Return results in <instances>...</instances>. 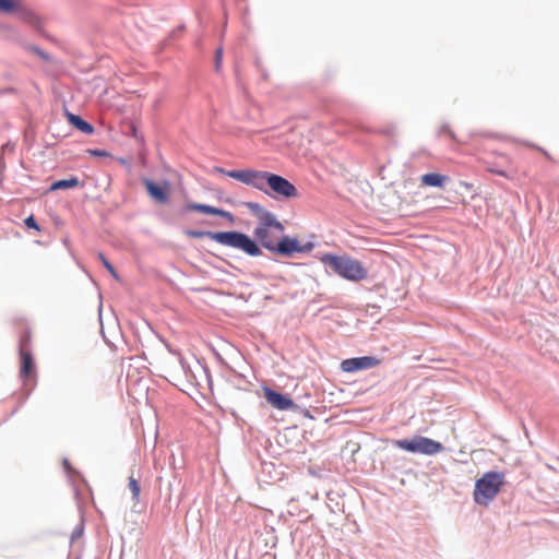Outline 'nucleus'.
<instances>
[{"mask_svg": "<svg viewBox=\"0 0 559 559\" xmlns=\"http://www.w3.org/2000/svg\"><path fill=\"white\" fill-rule=\"evenodd\" d=\"M128 486H129V488H130V490L132 492L133 500L138 501L140 492H141V488H140L139 481L133 476H130L129 477Z\"/></svg>", "mask_w": 559, "mask_h": 559, "instance_id": "obj_16", "label": "nucleus"}, {"mask_svg": "<svg viewBox=\"0 0 559 559\" xmlns=\"http://www.w3.org/2000/svg\"><path fill=\"white\" fill-rule=\"evenodd\" d=\"M380 364V360L376 357L364 356L357 358L345 359L341 364V368L345 372H355L362 369H369Z\"/></svg>", "mask_w": 559, "mask_h": 559, "instance_id": "obj_8", "label": "nucleus"}, {"mask_svg": "<svg viewBox=\"0 0 559 559\" xmlns=\"http://www.w3.org/2000/svg\"><path fill=\"white\" fill-rule=\"evenodd\" d=\"M487 170H488V171H490V173H492V174H497V175H499V176H501V177L509 178V175H508L504 170L497 169V168L491 167V166H489V167L487 168Z\"/></svg>", "mask_w": 559, "mask_h": 559, "instance_id": "obj_21", "label": "nucleus"}, {"mask_svg": "<svg viewBox=\"0 0 559 559\" xmlns=\"http://www.w3.org/2000/svg\"><path fill=\"white\" fill-rule=\"evenodd\" d=\"M69 121L75 127L78 128L80 131L86 133V134H91L93 133L94 131V128L88 123L86 122L85 120H83L80 116H76V115H73V114H70L69 115Z\"/></svg>", "mask_w": 559, "mask_h": 559, "instance_id": "obj_15", "label": "nucleus"}, {"mask_svg": "<svg viewBox=\"0 0 559 559\" xmlns=\"http://www.w3.org/2000/svg\"><path fill=\"white\" fill-rule=\"evenodd\" d=\"M0 11L1 12L17 11L19 14L21 15V17H23L27 21H32L34 19V14L31 11L24 9L22 7L21 1H19V0H0Z\"/></svg>", "mask_w": 559, "mask_h": 559, "instance_id": "obj_12", "label": "nucleus"}, {"mask_svg": "<svg viewBox=\"0 0 559 559\" xmlns=\"http://www.w3.org/2000/svg\"><path fill=\"white\" fill-rule=\"evenodd\" d=\"M215 170L217 173H221V174H224L228 177H230V173H240V171H249L250 169H239V170H225L224 168H221V167H216Z\"/></svg>", "mask_w": 559, "mask_h": 559, "instance_id": "obj_20", "label": "nucleus"}, {"mask_svg": "<svg viewBox=\"0 0 559 559\" xmlns=\"http://www.w3.org/2000/svg\"><path fill=\"white\" fill-rule=\"evenodd\" d=\"M222 55H223V50L221 48L217 49L216 57H215V59H216V69L219 68L221 60H222Z\"/></svg>", "mask_w": 559, "mask_h": 559, "instance_id": "obj_23", "label": "nucleus"}, {"mask_svg": "<svg viewBox=\"0 0 559 559\" xmlns=\"http://www.w3.org/2000/svg\"><path fill=\"white\" fill-rule=\"evenodd\" d=\"M395 445L402 450L413 452V453H421L426 455H433L443 451L442 443L429 439L427 437H414L411 440L403 439L396 440Z\"/></svg>", "mask_w": 559, "mask_h": 559, "instance_id": "obj_6", "label": "nucleus"}, {"mask_svg": "<svg viewBox=\"0 0 559 559\" xmlns=\"http://www.w3.org/2000/svg\"><path fill=\"white\" fill-rule=\"evenodd\" d=\"M448 180H449V178L447 176L438 174V173H429V174H425L420 177V182L423 186L438 187V188H442Z\"/></svg>", "mask_w": 559, "mask_h": 559, "instance_id": "obj_13", "label": "nucleus"}, {"mask_svg": "<svg viewBox=\"0 0 559 559\" xmlns=\"http://www.w3.org/2000/svg\"><path fill=\"white\" fill-rule=\"evenodd\" d=\"M264 397L269 404H271L274 408L280 411H287L295 406V403L292 399L275 392L274 390L265 386L263 388Z\"/></svg>", "mask_w": 559, "mask_h": 559, "instance_id": "obj_9", "label": "nucleus"}, {"mask_svg": "<svg viewBox=\"0 0 559 559\" xmlns=\"http://www.w3.org/2000/svg\"><path fill=\"white\" fill-rule=\"evenodd\" d=\"M210 239L223 246L239 249L251 257H258L262 253L254 240L239 231H216V234H210Z\"/></svg>", "mask_w": 559, "mask_h": 559, "instance_id": "obj_5", "label": "nucleus"}, {"mask_svg": "<svg viewBox=\"0 0 559 559\" xmlns=\"http://www.w3.org/2000/svg\"><path fill=\"white\" fill-rule=\"evenodd\" d=\"M92 153L95 154V155H105V153H100L98 151H93Z\"/></svg>", "mask_w": 559, "mask_h": 559, "instance_id": "obj_25", "label": "nucleus"}, {"mask_svg": "<svg viewBox=\"0 0 559 559\" xmlns=\"http://www.w3.org/2000/svg\"><path fill=\"white\" fill-rule=\"evenodd\" d=\"M186 211L190 212H200L204 214L217 215L227 218L229 222H234V216L228 211L217 209L206 204L200 203H188L186 205Z\"/></svg>", "mask_w": 559, "mask_h": 559, "instance_id": "obj_11", "label": "nucleus"}, {"mask_svg": "<svg viewBox=\"0 0 559 559\" xmlns=\"http://www.w3.org/2000/svg\"><path fill=\"white\" fill-rule=\"evenodd\" d=\"M320 261L347 281L360 282L368 277V271L364 264L347 254L325 253L320 258Z\"/></svg>", "mask_w": 559, "mask_h": 559, "instance_id": "obj_3", "label": "nucleus"}, {"mask_svg": "<svg viewBox=\"0 0 559 559\" xmlns=\"http://www.w3.org/2000/svg\"><path fill=\"white\" fill-rule=\"evenodd\" d=\"M80 185V181L76 177H71L69 179L57 180L50 186V191L63 190V189H72L76 188Z\"/></svg>", "mask_w": 559, "mask_h": 559, "instance_id": "obj_14", "label": "nucleus"}, {"mask_svg": "<svg viewBox=\"0 0 559 559\" xmlns=\"http://www.w3.org/2000/svg\"><path fill=\"white\" fill-rule=\"evenodd\" d=\"M506 483L504 474L501 472H487L475 483L473 492L474 501L477 504L487 506L500 492Z\"/></svg>", "mask_w": 559, "mask_h": 559, "instance_id": "obj_4", "label": "nucleus"}, {"mask_svg": "<svg viewBox=\"0 0 559 559\" xmlns=\"http://www.w3.org/2000/svg\"><path fill=\"white\" fill-rule=\"evenodd\" d=\"M25 225L28 227V228H34L36 230H39V227L35 221V218L33 216H28L26 219H25Z\"/></svg>", "mask_w": 559, "mask_h": 559, "instance_id": "obj_19", "label": "nucleus"}, {"mask_svg": "<svg viewBox=\"0 0 559 559\" xmlns=\"http://www.w3.org/2000/svg\"><path fill=\"white\" fill-rule=\"evenodd\" d=\"M98 258L102 261L103 265L108 270V272L114 276L115 280L119 281V276L112 266V264L106 259L103 253H98Z\"/></svg>", "mask_w": 559, "mask_h": 559, "instance_id": "obj_17", "label": "nucleus"}, {"mask_svg": "<svg viewBox=\"0 0 559 559\" xmlns=\"http://www.w3.org/2000/svg\"><path fill=\"white\" fill-rule=\"evenodd\" d=\"M230 178L251 186L273 199H294L298 197L297 188L286 178L265 170L230 173Z\"/></svg>", "mask_w": 559, "mask_h": 559, "instance_id": "obj_2", "label": "nucleus"}, {"mask_svg": "<svg viewBox=\"0 0 559 559\" xmlns=\"http://www.w3.org/2000/svg\"><path fill=\"white\" fill-rule=\"evenodd\" d=\"M28 342V337L25 336L21 341L20 345V356H21V369H20V376L21 378H29L33 372V357L31 352L26 348V344Z\"/></svg>", "mask_w": 559, "mask_h": 559, "instance_id": "obj_10", "label": "nucleus"}, {"mask_svg": "<svg viewBox=\"0 0 559 559\" xmlns=\"http://www.w3.org/2000/svg\"><path fill=\"white\" fill-rule=\"evenodd\" d=\"M285 227L276 216L264 211L259 216V224L253 235L263 248L271 253L292 257L294 253L311 252L314 245L310 241L301 242L297 238L284 235Z\"/></svg>", "mask_w": 559, "mask_h": 559, "instance_id": "obj_1", "label": "nucleus"}, {"mask_svg": "<svg viewBox=\"0 0 559 559\" xmlns=\"http://www.w3.org/2000/svg\"><path fill=\"white\" fill-rule=\"evenodd\" d=\"M248 207H249L251 211L260 210V205H259V204H257V203H248Z\"/></svg>", "mask_w": 559, "mask_h": 559, "instance_id": "obj_24", "label": "nucleus"}, {"mask_svg": "<svg viewBox=\"0 0 559 559\" xmlns=\"http://www.w3.org/2000/svg\"><path fill=\"white\" fill-rule=\"evenodd\" d=\"M210 234H214L213 231H198V230H188L187 235L191 238H202V237H209Z\"/></svg>", "mask_w": 559, "mask_h": 559, "instance_id": "obj_18", "label": "nucleus"}, {"mask_svg": "<svg viewBox=\"0 0 559 559\" xmlns=\"http://www.w3.org/2000/svg\"><path fill=\"white\" fill-rule=\"evenodd\" d=\"M440 134H445V135H448L450 139L454 140V141L456 140L455 134H454L451 130H449L447 127H443V128L440 130Z\"/></svg>", "mask_w": 559, "mask_h": 559, "instance_id": "obj_22", "label": "nucleus"}, {"mask_svg": "<svg viewBox=\"0 0 559 559\" xmlns=\"http://www.w3.org/2000/svg\"><path fill=\"white\" fill-rule=\"evenodd\" d=\"M143 183L147 194L153 200L162 204L168 202L170 194V183L168 181H164L158 185L150 179H144Z\"/></svg>", "mask_w": 559, "mask_h": 559, "instance_id": "obj_7", "label": "nucleus"}]
</instances>
